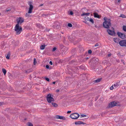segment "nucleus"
Returning a JSON list of instances; mask_svg holds the SVG:
<instances>
[{"label":"nucleus","instance_id":"obj_46","mask_svg":"<svg viewBox=\"0 0 126 126\" xmlns=\"http://www.w3.org/2000/svg\"><path fill=\"white\" fill-rule=\"evenodd\" d=\"M120 1H121L120 0H118V2L120 3Z\"/></svg>","mask_w":126,"mask_h":126},{"label":"nucleus","instance_id":"obj_18","mask_svg":"<svg viewBox=\"0 0 126 126\" xmlns=\"http://www.w3.org/2000/svg\"><path fill=\"white\" fill-rule=\"evenodd\" d=\"M2 71L4 74V75H5L6 73V71L5 69L4 68L2 69Z\"/></svg>","mask_w":126,"mask_h":126},{"label":"nucleus","instance_id":"obj_20","mask_svg":"<svg viewBox=\"0 0 126 126\" xmlns=\"http://www.w3.org/2000/svg\"><path fill=\"white\" fill-rule=\"evenodd\" d=\"M52 105L55 107H57L58 106V105L57 104L55 103H52Z\"/></svg>","mask_w":126,"mask_h":126},{"label":"nucleus","instance_id":"obj_15","mask_svg":"<svg viewBox=\"0 0 126 126\" xmlns=\"http://www.w3.org/2000/svg\"><path fill=\"white\" fill-rule=\"evenodd\" d=\"M113 41L116 43H118L119 42V40L118 38H113Z\"/></svg>","mask_w":126,"mask_h":126},{"label":"nucleus","instance_id":"obj_13","mask_svg":"<svg viewBox=\"0 0 126 126\" xmlns=\"http://www.w3.org/2000/svg\"><path fill=\"white\" fill-rule=\"evenodd\" d=\"M75 124L76 125H81L82 124L84 125L85 123H84L83 122L81 121H76L75 122Z\"/></svg>","mask_w":126,"mask_h":126},{"label":"nucleus","instance_id":"obj_4","mask_svg":"<svg viewBox=\"0 0 126 126\" xmlns=\"http://www.w3.org/2000/svg\"><path fill=\"white\" fill-rule=\"evenodd\" d=\"M79 115L77 113H74L71 114L70 116V117L73 119H77L79 117Z\"/></svg>","mask_w":126,"mask_h":126},{"label":"nucleus","instance_id":"obj_43","mask_svg":"<svg viewBox=\"0 0 126 126\" xmlns=\"http://www.w3.org/2000/svg\"><path fill=\"white\" fill-rule=\"evenodd\" d=\"M125 45H124V46H125V47H126V40H125Z\"/></svg>","mask_w":126,"mask_h":126},{"label":"nucleus","instance_id":"obj_52","mask_svg":"<svg viewBox=\"0 0 126 126\" xmlns=\"http://www.w3.org/2000/svg\"><path fill=\"white\" fill-rule=\"evenodd\" d=\"M0 15H1V14H0Z\"/></svg>","mask_w":126,"mask_h":126},{"label":"nucleus","instance_id":"obj_34","mask_svg":"<svg viewBox=\"0 0 126 126\" xmlns=\"http://www.w3.org/2000/svg\"><path fill=\"white\" fill-rule=\"evenodd\" d=\"M46 80L48 81H49V79L48 78H45Z\"/></svg>","mask_w":126,"mask_h":126},{"label":"nucleus","instance_id":"obj_44","mask_svg":"<svg viewBox=\"0 0 126 126\" xmlns=\"http://www.w3.org/2000/svg\"><path fill=\"white\" fill-rule=\"evenodd\" d=\"M56 91L57 92H59V89H57L56 90Z\"/></svg>","mask_w":126,"mask_h":126},{"label":"nucleus","instance_id":"obj_16","mask_svg":"<svg viewBox=\"0 0 126 126\" xmlns=\"http://www.w3.org/2000/svg\"><path fill=\"white\" fill-rule=\"evenodd\" d=\"M37 27L40 28H42L43 26H42L41 25L39 24H36Z\"/></svg>","mask_w":126,"mask_h":126},{"label":"nucleus","instance_id":"obj_49","mask_svg":"<svg viewBox=\"0 0 126 126\" xmlns=\"http://www.w3.org/2000/svg\"><path fill=\"white\" fill-rule=\"evenodd\" d=\"M43 4H40V6H43Z\"/></svg>","mask_w":126,"mask_h":126},{"label":"nucleus","instance_id":"obj_38","mask_svg":"<svg viewBox=\"0 0 126 126\" xmlns=\"http://www.w3.org/2000/svg\"><path fill=\"white\" fill-rule=\"evenodd\" d=\"M46 68L47 69H48L49 68V66L48 65H47L46 66Z\"/></svg>","mask_w":126,"mask_h":126},{"label":"nucleus","instance_id":"obj_8","mask_svg":"<svg viewBox=\"0 0 126 126\" xmlns=\"http://www.w3.org/2000/svg\"><path fill=\"white\" fill-rule=\"evenodd\" d=\"M118 36L122 39H124L125 37V34L122 33L118 32L117 33Z\"/></svg>","mask_w":126,"mask_h":126},{"label":"nucleus","instance_id":"obj_30","mask_svg":"<svg viewBox=\"0 0 126 126\" xmlns=\"http://www.w3.org/2000/svg\"><path fill=\"white\" fill-rule=\"evenodd\" d=\"M28 14H29L28 13H26L25 15V16L26 17H28L30 15Z\"/></svg>","mask_w":126,"mask_h":126},{"label":"nucleus","instance_id":"obj_27","mask_svg":"<svg viewBox=\"0 0 126 126\" xmlns=\"http://www.w3.org/2000/svg\"><path fill=\"white\" fill-rule=\"evenodd\" d=\"M28 126H33L32 124L30 122L28 123Z\"/></svg>","mask_w":126,"mask_h":126},{"label":"nucleus","instance_id":"obj_48","mask_svg":"<svg viewBox=\"0 0 126 126\" xmlns=\"http://www.w3.org/2000/svg\"><path fill=\"white\" fill-rule=\"evenodd\" d=\"M53 84H55V82H53Z\"/></svg>","mask_w":126,"mask_h":126},{"label":"nucleus","instance_id":"obj_6","mask_svg":"<svg viewBox=\"0 0 126 126\" xmlns=\"http://www.w3.org/2000/svg\"><path fill=\"white\" fill-rule=\"evenodd\" d=\"M118 102L115 101H114L110 102L109 104L108 107L112 108L117 105Z\"/></svg>","mask_w":126,"mask_h":126},{"label":"nucleus","instance_id":"obj_3","mask_svg":"<svg viewBox=\"0 0 126 126\" xmlns=\"http://www.w3.org/2000/svg\"><path fill=\"white\" fill-rule=\"evenodd\" d=\"M47 100L49 103H50L52 101H54V100L53 98L51 96V94H49L47 96Z\"/></svg>","mask_w":126,"mask_h":126},{"label":"nucleus","instance_id":"obj_22","mask_svg":"<svg viewBox=\"0 0 126 126\" xmlns=\"http://www.w3.org/2000/svg\"><path fill=\"white\" fill-rule=\"evenodd\" d=\"M101 79H97L95 80L94 81V82L96 83L98 82L101 81Z\"/></svg>","mask_w":126,"mask_h":126},{"label":"nucleus","instance_id":"obj_41","mask_svg":"<svg viewBox=\"0 0 126 126\" xmlns=\"http://www.w3.org/2000/svg\"><path fill=\"white\" fill-rule=\"evenodd\" d=\"M26 73H29L30 72L29 71V70H26Z\"/></svg>","mask_w":126,"mask_h":126},{"label":"nucleus","instance_id":"obj_40","mask_svg":"<svg viewBox=\"0 0 126 126\" xmlns=\"http://www.w3.org/2000/svg\"><path fill=\"white\" fill-rule=\"evenodd\" d=\"M98 46V44L97 43H96L95 44V47H97V46Z\"/></svg>","mask_w":126,"mask_h":126},{"label":"nucleus","instance_id":"obj_23","mask_svg":"<svg viewBox=\"0 0 126 126\" xmlns=\"http://www.w3.org/2000/svg\"><path fill=\"white\" fill-rule=\"evenodd\" d=\"M45 47V46L42 45L40 47V49L42 50H43L44 49Z\"/></svg>","mask_w":126,"mask_h":126},{"label":"nucleus","instance_id":"obj_5","mask_svg":"<svg viewBox=\"0 0 126 126\" xmlns=\"http://www.w3.org/2000/svg\"><path fill=\"white\" fill-rule=\"evenodd\" d=\"M17 21V24L18 25L21 24L24 21V19L22 17H19L16 20Z\"/></svg>","mask_w":126,"mask_h":126},{"label":"nucleus","instance_id":"obj_19","mask_svg":"<svg viewBox=\"0 0 126 126\" xmlns=\"http://www.w3.org/2000/svg\"><path fill=\"white\" fill-rule=\"evenodd\" d=\"M123 30L126 32V26L124 25L123 26Z\"/></svg>","mask_w":126,"mask_h":126},{"label":"nucleus","instance_id":"obj_9","mask_svg":"<svg viewBox=\"0 0 126 126\" xmlns=\"http://www.w3.org/2000/svg\"><path fill=\"white\" fill-rule=\"evenodd\" d=\"M55 118L56 119H60L63 120H65L66 119L63 116H61L58 115H57L55 116Z\"/></svg>","mask_w":126,"mask_h":126},{"label":"nucleus","instance_id":"obj_11","mask_svg":"<svg viewBox=\"0 0 126 126\" xmlns=\"http://www.w3.org/2000/svg\"><path fill=\"white\" fill-rule=\"evenodd\" d=\"M107 32H108L109 34L110 35H112L114 34L115 33L114 31H112L111 30L108 29L107 30Z\"/></svg>","mask_w":126,"mask_h":126},{"label":"nucleus","instance_id":"obj_36","mask_svg":"<svg viewBox=\"0 0 126 126\" xmlns=\"http://www.w3.org/2000/svg\"><path fill=\"white\" fill-rule=\"evenodd\" d=\"M10 10H11V9H7L6 10V12H7L8 11H10Z\"/></svg>","mask_w":126,"mask_h":126},{"label":"nucleus","instance_id":"obj_14","mask_svg":"<svg viewBox=\"0 0 126 126\" xmlns=\"http://www.w3.org/2000/svg\"><path fill=\"white\" fill-rule=\"evenodd\" d=\"M94 16L95 17H97L98 18H99V16L98 14L96 13H94Z\"/></svg>","mask_w":126,"mask_h":126},{"label":"nucleus","instance_id":"obj_29","mask_svg":"<svg viewBox=\"0 0 126 126\" xmlns=\"http://www.w3.org/2000/svg\"><path fill=\"white\" fill-rule=\"evenodd\" d=\"M34 65H35L37 63V62L36 61V59L35 58L34 59Z\"/></svg>","mask_w":126,"mask_h":126},{"label":"nucleus","instance_id":"obj_7","mask_svg":"<svg viewBox=\"0 0 126 126\" xmlns=\"http://www.w3.org/2000/svg\"><path fill=\"white\" fill-rule=\"evenodd\" d=\"M30 6V7L29 8V10L28 11V13L31 14L32 12V10L33 8V5L31 4V3L30 2L29 3Z\"/></svg>","mask_w":126,"mask_h":126},{"label":"nucleus","instance_id":"obj_1","mask_svg":"<svg viewBox=\"0 0 126 126\" xmlns=\"http://www.w3.org/2000/svg\"><path fill=\"white\" fill-rule=\"evenodd\" d=\"M104 19L105 21L103 23V27L105 28H109L111 25L110 20L106 17H104Z\"/></svg>","mask_w":126,"mask_h":126},{"label":"nucleus","instance_id":"obj_26","mask_svg":"<svg viewBox=\"0 0 126 126\" xmlns=\"http://www.w3.org/2000/svg\"><path fill=\"white\" fill-rule=\"evenodd\" d=\"M120 16L123 18H126V16L123 14H121Z\"/></svg>","mask_w":126,"mask_h":126},{"label":"nucleus","instance_id":"obj_31","mask_svg":"<svg viewBox=\"0 0 126 126\" xmlns=\"http://www.w3.org/2000/svg\"><path fill=\"white\" fill-rule=\"evenodd\" d=\"M57 49V48L56 47H54L53 48V49L52 50L53 51H54L55 50Z\"/></svg>","mask_w":126,"mask_h":126},{"label":"nucleus","instance_id":"obj_21","mask_svg":"<svg viewBox=\"0 0 126 126\" xmlns=\"http://www.w3.org/2000/svg\"><path fill=\"white\" fill-rule=\"evenodd\" d=\"M90 19V18L88 17H86L84 18V19L85 21H89Z\"/></svg>","mask_w":126,"mask_h":126},{"label":"nucleus","instance_id":"obj_17","mask_svg":"<svg viewBox=\"0 0 126 126\" xmlns=\"http://www.w3.org/2000/svg\"><path fill=\"white\" fill-rule=\"evenodd\" d=\"M90 14V13H83L82 14H81V16H89Z\"/></svg>","mask_w":126,"mask_h":126},{"label":"nucleus","instance_id":"obj_33","mask_svg":"<svg viewBox=\"0 0 126 126\" xmlns=\"http://www.w3.org/2000/svg\"><path fill=\"white\" fill-rule=\"evenodd\" d=\"M113 85H112V86H111L110 88V90H112L113 89Z\"/></svg>","mask_w":126,"mask_h":126},{"label":"nucleus","instance_id":"obj_25","mask_svg":"<svg viewBox=\"0 0 126 126\" xmlns=\"http://www.w3.org/2000/svg\"><path fill=\"white\" fill-rule=\"evenodd\" d=\"M10 53H8V54L7 56H6V58L7 59H9V58L10 57Z\"/></svg>","mask_w":126,"mask_h":126},{"label":"nucleus","instance_id":"obj_39","mask_svg":"<svg viewBox=\"0 0 126 126\" xmlns=\"http://www.w3.org/2000/svg\"><path fill=\"white\" fill-rule=\"evenodd\" d=\"M49 63L51 65H52L53 64L52 62L51 61H50Z\"/></svg>","mask_w":126,"mask_h":126},{"label":"nucleus","instance_id":"obj_47","mask_svg":"<svg viewBox=\"0 0 126 126\" xmlns=\"http://www.w3.org/2000/svg\"><path fill=\"white\" fill-rule=\"evenodd\" d=\"M2 103L0 102V106L2 104Z\"/></svg>","mask_w":126,"mask_h":126},{"label":"nucleus","instance_id":"obj_35","mask_svg":"<svg viewBox=\"0 0 126 126\" xmlns=\"http://www.w3.org/2000/svg\"><path fill=\"white\" fill-rule=\"evenodd\" d=\"M92 51L91 50H88V52L89 54H91L92 53Z\"/></svg>","mask_w":126,"mask_h":126},{"label":"nucleus","instance_id":"obj_32","mask_svg":"<svg viewBox=\"0 0 126 126\" xmlns=\"http://www.w3.org/2000/svg\"><path fill=\"white\" fill-rule=\"evenodd\" d=\"M81 117H86V115L84 114H82L81 115Z\"/></svg>","mask_w":126,"mask_h":126},{"label":"nucleus","instance_id":"obj_42","mask_svg":"<svg viewBox=\"0 0 126 126\" xmlns=\"http://www.w3.org/2000/svg\"><path fill=\"white\" fill-rule=\"evenodd\" d=\"M71 111H68L67 112V113H70L71 112Z\"/></svg>","mask_w":126,"mask_h":126},{"label":"nucleus","instance_id":"obj_37","mask_svg":"<svg viewBox=\"0 0 126 126\" xmlns=\"http://www.w3.org/2000/svg\"><path fill=\"white\" fill-rule=\"evenodd\" d=\"M70 15H73V12L71 11H70Z\"/></svg>","mask_w":126,"mask_h":126},{"label":"nucleus","instance_id":"obj_45","mask_svg":"<svg viewBox=\"0 0 126 126\" xmlns=\"http://www.w3.org/2000/svg\"><path fill=\"white\" fill-rule=\"evenodd\" d=\"M111 55V54H110L108 55V56H110Z\"/></svg>","mask_w":126,"mask_h":126},{"label":"nucleus","instance_id":"obj_12","mask_svg":"<svg viewBox=\"0 0 126 126\" xmlns=\"http://www.w3.org/2000/svg\"><path fill=\"white\" fill-rule=\"evenodd\" d=\"M120 81H119L115 83L113 85L114 87L116 88L119 86L120 85Z\"/></svg>","mask_w":126,"mask_h":126},{"label":"nucleus","instance_id":"obj_10","mask_svg":"<svg viewBox=\"0 0 126 126\" xmlns=\"http://www.w3.org/2000/svg\"><path fill=\"white\" fill-rule=\"evenodd\" d=\"M125 40H124L120 41L119 42L120 45L121 46H124L125 45Z\"/></svg>","mask_w":126,"mask_h":126},{"label":"nucleus","instance_id":"obj_24","mask_svg":"<svg viewBox=\"0 0 126 126\" xmlns=\"http://www.w3.org/2000/svg\"><path fill=\"white\" fill-rule=\"evenodd\" d=\"M90 22L92 23L93 24H94V21L93 19L92 18H90L89 21Z\"/></svg>","mask_w":126,"mask_h":126},{"label":"nucleus","instance_id":"obj_28","mask_svg":"<svg viewBox=\"0 0 126 126\" xmlns=\"http://www.w3.org/2000/svg\"><path fill=\"white\" fill-rule=\"evenodd\" d=\"M68 26L70 27H72V25L70 23H68Z\"/></svg>","mask_w":126,"mask_h":126},{"label":"nucleus","instance_id":"obj_50","mask_svg":"<svg viewBox=\"0 0 126 126\" xmlns=\"http://www.w3.org/2000/svg\"><path fill=\"white\" fill-rule=\"evenodd\" d=\"M86 59L87 60V59H88V57H87V58H86Z\"/></svg>","mask_w":126,"mask_h":126},{"label":"nucleus","instance_id":"obj_51","mask_svg":"<svg viewBox=\"0 0 126 126\" xmlns=\"http://www.w3.org/2000/svg\"><path fill=\"white\" fill-rule=\"evenodd\" d=\"M87 21H86L85 22H85V23H87Z\"/></svg>","mask_w":126,"mask_h":126},{"label":"nucleus","instance_id":"obj_2","mask_svg":"<svg viewBox=\"0 0 126 126\" xmlns=\"http://www.w3.org/2000/svg\"><path fill=\"white\" fill-rule=\"evenodd\" d=\"M22 30V28L18 24H16L15 27V31L16 32V35H19L20 34Z\"/></svg>","mask_w":126,"mask_h":126}]
</instances>
